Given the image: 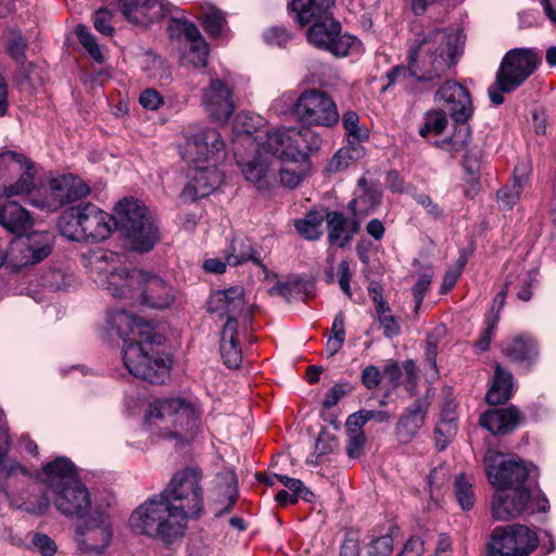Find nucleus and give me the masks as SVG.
<instances>
[{
	"instance_id": "f257e3e1",
	"label": "nucleus",
	"mask_w": 556,
	"mask_h": 556,
	"mask_svg": "<svg viewBox=\"0 0 556 556\" xmlns=\"http://www.w3.org/2000/svg\"><path fill=\"white\" fill-rule=\"evenodd\" d=\"M483 462L488 480L496 489L491 506L494 520L506 521L522 514L548 510L546 496L532 489L538 476L534 466L494 450L486 451Z\"/></svg>"
},
{
	"instance_id": "f03ea898",
	"label": "nucleus",
	"mask_w": 556,
	"mask_h": 556,
	"mask_svg": "<svg viewBox=\"0 0 556 556\" xmlns=\"http://www.w3.org/2000/svg\"><path fill=\"white\" fill-rule=\"evenodd\" d=\"M407 50V70L418 80L445 74L460 53L462 35L453 28L414 26Z\"/></svg>"
},
{
	"instance_id": "7ed1b4c3",
	"label": "nucleus",
	"mask_w": 556,
	"mask_h": 556,
	"mask_svg": "<svg viewBox=\"0 0 556 556\" xmlns=\"http://www.w3.org/2000/svg\"><path fill=\"white\" fill-rule=\"evenodd\" d=\"M334 0H292L289 4L296 22L307 29V41L336 56H345L359 45L356 37L341 34V25L332 17Z\"/></svg>"
},
{
	"instance_id": "20e7f679",
	"label": "nucleus",
	"mask_w": 556,
	"mask_h": 556,
	"mask_svg": "<svg viewBox=\"0 0 556 556\" xmlns=\"http://www.w3.org/2000/svg\"><path fill=\"white\" fill-rule=\"evenodd\" d=\"M84 264L97 286L108 290L114 298L137 302L144 270L127 268L119 255L105 250L92 251L85 255Z\"/></svg>"
},
{
	"instance_id": "39448f33",
	"label": "nucleus",
	"mask_w": 556,
	"mask_h": 556,
	"mask_svg": "<svg viewBox=\"0 0 556 556\" xmlns=\"http://www.w3.org/2000/svg\"><path fill=\"white\" fill-rule=\"evenodd\" d=\"M146 422L163 438L188 441L200 429V418L193 405L184 399H157L150 403Z\"/></svg>"
},
{
	"instance_id": "423d86ee",
	"label": "nucleus",
	"mask_w": 556,
	"mask_h": 556,
	"mask_svg": "<svg viewBox=\"0 0 556 556\" xmlns=\"http://www.w3.org/2000/svg\"><path fill=\"white\" fill-rule=\"evenodd\" d=\"M61 235L77 242L98 243L113 232V216L90 202L67 207L59 217Z\"/></svg>"
},
{
	"instance_id": "0eeeda50",
	"label": "nucleus",
	"mask_w": 556,
	"mask_h": 556,
	"mask_svg": "<svg viewBox=\"0 0 556 556\" xmlns=\"http://www.w3.org/2000/svg\"><path fill=\"white\" fill-rule=\"evenodd\" d=\"M129 525L135 532L160 539L166 544L181 538L187 529L160 494L149 497L137 507L130 515Z\"/></svg>"
},
{
	"instance_id": "6e6552de",
	"label": "nucleus",
	"mask_w": 556,
	"mask_h": 556,
	"mask_svg": "<svg viewBox=\"0 0 556 556\" xmlns=\"http://www.w3.org/2000/svg\"><path fill=\"white\" fill-rule=\"evenodd\" d=\"M113 216V230L119 229L129 242L130 249L148 252L159 241V227L148 214V208L138 200H121Z\"/></svg>"
},
{
	"instance_id": "1a4fd4ad",
	"label": "nucleus",
	"mask_w": 556,
	"mask_h": 556,
	"mask_svg": "<svg viewBox=\"0 0 556 556\" xmlns=\"http://www.w3.org/2000/svg\"><path fill=\"white\" fill-rule=\"evenodd\" d=\"M202 472L186 467L174 473L169 482L159 494L174 510L175 517L187 526L189 519L197 518L203 511Z\"/></svg>"
},
{
	"instance_id": "9d476101",
	"label": "nucleus",
	"mask_w": 556,
	"mask_h": 556,
	"mask_svg": "<svg viewBox=\"0 0 556 556\" xmlns=\"http://www.w3.org/2000/svg\"><path fill=\"white\" fill-rule=\"evenodd\" d=\"M159 340L147 341L138 339L123 346V362L129 374L153 384H162L169 376V363L159 355L154 345Z\"/></svg>"
},
{
	"instance_id": "9b49d317",
	"label": "nucleus",
	"mask_w": 556,
	"mask_h": 556,
	"mask_svg": "<svg viewBox=\"0 0 556 556\" xmlns=\"http://www.w3.org/2000/svg\"><path fill=\"white\" fill-rule=\"evenodd\" d=\"M36 176V165L25 154L0 150V194L12 197L30 193Z\"/></svg>"
},
{
	"instance_id": "f8f14e48",
	"label": "nucleus",
	"mask_w": 556,
	"mask_h": 556,
	"mask_svg": "<svg viewBox=\"0 0 556 556\" xmlns=\"http://www.w3.org/2000/svg\"><path fill=\"white\" fill-rule=\"evenodd\" d=\"M539 544L535 531L515 523L495 527L486 542V556H529Z\"/></svg>"
},
{
	"instance_id": "ddd939ff",
	"label": "nucleus",
	"mask_w": 556,
	"mask_h": 556,
	"mask_svg": "<svg viewBox=\"0 0 556 556\" xmlns=\"http://www.w3.org/2000/svg\"><path fill=\"white\" fill-rule=\"evenodd\" d=\"M292 113L305 126L332 128L340 121L332 97L318 89L302 92L292 106Z\"/></svg>"
},
{
	"instance_id": "4468645a",
	"label": "nucleus",
	"mask_w": 556,
	"mask_h": 556,
	"mask_svg": "<svg viewBox=\"0 0 556 556\" xmlns=\"http://www.w3.org/2000/svg\"><path fill=\"white\" fill-rule=\"evenodd\" d=\"M180 147L182 159L194 165L217 163L225 154V142L218 130L211 127L190 129Z\"/></svg>"
},
{
	"instance_id": "2eb2a0df",
	"label": "nucleus",
	"mask_w": 556,
	"mask_h": 556,
	"mask_svg": "<svg viewBox=\"0 0 556 556\" xmlns=\"http://www.w3.org/2000/svg\"><path fill=\"white\" fill-rule=\"evenodd\" d=\"M540 56L532 49L517 48L508 51L496 73V86L501 92H511L521 86L535 71Z\"/></svg>"
},
{
	"instance_id": "dca6fc26",
	"label": "nucleus",
	"mask_w": 556,
	"mask_h": 556,
	"mask_svg": "<svg viewBox=\"0 0 556 556\" xmlns=\"http://www.w3.org/2000/svg\"><path fill=\"white\" fill-rule=\"evenodd\" d=\"M307 127L301 129L288 128L278 129L270 135H261L260 138L265 139L269 147L274 149V153H278L280 157L286 161L298 162L300 156L299 140L301 139L305 143V148L309 152L319 150L323 138L319 134Z\"/></svg>"
},
{
	"instance_id": "f3484780",
	"label": "nucleus",
	"mask_w": 556,
	"mask_h": 556,
	"mask_svg": "<svg viewBox=\"0 0 556 556\" xmlns=\"http://www.w3.org/2000/svg\"><path fill=\"white\" fill-rule=\"evenodd\" d=\"M270 134L271 132H264L265 136ZM261 135H263V132H260L258 136L254 138L255 154L249 160H238V164L245 179L256 185L258 188L265 186L268 180L275 176L276 166L279 162L285 161L278 153H274V149L269 147L265 139L260 138Z\"/></svg>"
},
{
	"instance_id": "a211bd4d",
	"label": "nucleus",
	"mask_w": 556,
	"mask_h": 556,
	"mask_svg": "<svg viewBox=\"0 0 556 556\" xmlns=\"http://www.w3.org/2000/svg\"><path fill=\"white\" fill-rule=\"evenodd\" d=\"M90 192L89 186L79 177L72 174L52 178L45 200H34V205L48 211H56L60 207L79 201Z\"/></svg>"
},
{
	"instance_id": "6ab92c4d",
	"label": "nucleus",
	"mask_w": 556,
	"mask_h": 556,
	"mask_svg": "<svg viewBox=\"0 0 556 556\" xmlns=\"http://www.w3.org/2000/svg\"><path fill=\"white\" fill-rule=\"evenodd\" d=\"M53 235L50 231H33L18 236L11 243V263L16 268L39 263L52 250Z\"/></svg>"
},
{
	"instance_id": "aec40b11",
	"label": "nucleus",
	"mask_w": 556,
	"mask_h": 556,
	"mask_svg": "<svg viewBox=\"0 0 556 556\" xmlns=\"http://www.w3.org/2000/svg\"><path fill=\"white\" fill-rule=\"evenodd\" d=\"M201 104L208 118L219 124H226L237 108L233 89L219 78H212L202 90Z\"/></svg>"
},
{
	"instance_id": "412c9836",
	"label": "nucleus",
	"mask_w": 556,
	"mask_h": 556,
	"mask_svg": "<svg viewBox=\"0 0 556 556\" xmlns=\"http://www.w3.org/2000/svg\"><path fill=\"white\" fill-rule=\"evenodd\" d=\"M108 330L115 331L124 341V344L138 339L147 341H160V334L143 319L126 312L125 309L111 311L106 317Z\"/></svg>"
},
{
	"instance_id": "4be33fe9",
	"label": "nucleus",
	"mask_w": 556,
	"mask_h": 556,
	"mask_svg": "<svg viewBox=\"0 0 556 556\" xmlns=\"http://www.w3.org/2000/svg\"><path fill=\"white\" fill-rule=\"evenodd\" d=\"M434 100L443 104L454 122H467L472 115L468 90L454 80H446L435 92Z\"/></svg>"
},
{
	"instance_id": "5701e85b",
	"label": "nucleus",
	"mask_w": 556,
	"mask_h": 556,
	"mask_svg": "<svg viewBox=\"0 0 556 556\" xmlns=\"http://www.w3.org/2000/svg\"><path fill=\"white\" fill-rule=\"evenodd\" d=\"M36 479L54 496L79 478L75 465L68 458L58 457L46 464L36 473Z\"/></svg>"
},
{
	"instance_id": "b1692460",
	"label": "nucleus",
	"mask_w": 556,
	"mask_h": 556,
	"mask_svg": "<svg viewBox=\"0 0 556 556\" xmlns=\"http://www.w3.org/2000/svg\"><path fill=\"white\" fill-rule=\"evenodd\" d=\"M55 508L67 517L81 518L91 507L88 489L78 479L53 496Z\"/></svg>"
},
{
	"instance_id": "393cba45",
	"label": "nucleus",
	"mask_w": 556,
	"mask_h": 556,
	"mask_svg": "<svg viewBox=\"0 0 556 556\" xmlns=\"http://www.w3.org/2000/svg\"><path fill=\"white\" fill-rule=\"evenodd\" d=\"M176 293V289L163 278L146 271L137 302L151 308L164 309L175 302Z\"/></svg>"
},
{
	"instance_id": "a878e982",
	"label": "nucleus",
	"mask_w": 556,
	"mask_h": 556,
	"mask_svg": "<svg viewBox=\"0 0 556 556\" xmlns=\"http://www.w3.org/2000/svg\"><path fill=\"white\" fill-rule=\"evenodd\" d=\"M245 306L244 292L241 287H230L225 290H217L211 294L207 301V308L219 318L238 321Z\"/></svg>"
},
{
	"instance_id": "bb28decb",
	"label": "nucleus",
	"mask_w": 556,
	"mask_h": 556,
	"mask_svg": "<svg viewBox=\"0 0 556 556\" xmlns=\"http://www.w3.org/2000/svg\"><path fill=\"white\" fill-rule=\"evenodd\" d=\"M119 10L127 21L138 25H148L169 13L162 0H121Z\"/></svg>"
},
{
	"instance_id": "cd10ccee",
	"label": "nucleus",
	"mask_w": 556,
	"mask_h": 556,
	"mask_svg": "<svg viewBox=\"0 0 556 556\" xmlns=\"http://www.w3.org/2000/svg\"><path fill=\"white\" fill-rule=\"evenodd\" d=\"M197 165V169L190 182L185 187L181 197L186 201H194L210 195L222 182V174L216 163L207 166Z\"/></svg>"
},
{
	"instance_id": "c85d7f7f",
	"label": "nucleus",
	"mask_w": 556,
	"mask_h": 556,
	"mask_svg": "<svg viewBox=\"0 0 556 556\" xmlns=\"http://www.w3.org/2000/svg\"><path fill=\"white\" fill-rule=\"evenodd\" d=\"M429 409V402L425 399H417L405 408L395 426V434L401 443L410 442L418 434L425 424Z\"/></svg>"
},
{
	"instance_id": "c756f323",
	"label": "nucleus",
	"mask_w": 556,
	"mask_h": 556,
	"mask_svg": "<svg viewBox=\"0 0 556 556\" xmlns=\"http://www.w3.org/2000/svg\"><path fill=\"white\" fill-rule=\"evenodd\" d=\"M520 422V413L515 406L489 409L480 416L479 424L493 434L514 431Z\"/></svg>"
},
{
	"instance_id": "7c9ffc66",
	"label": "nucleus",
	"mask_w": 556,
	"mask_h": 556,
	"mask_svg": "<svg viewBox=\"0 0 556 556\" xmlns=\"http://www.w3.org/2000/svg\"><path fill=\"white\" fill-rule=\"evenodd\" d=\"M503 353L511 362L527 369L536 361L539 355L535 340L528 334H518L507 340Z\"/></svg>"
},
{
	"instance_id": "2f4dec72",
	"label": "nucleus",
	"mask_w": 556,
	"mask_h": 556,
	"mask_svg": "<svg viewBox=\"0 0 556 556\" xmlns=\"http://www.w3.org/2000/svg\"><path fill=\"white\" fill-rule=\"evenodd\" d=\"M381 201V190L377 185L369 184L365 177L358 180L354 199L349 207L355 217L372 213Z\"/></svg>"
},
{
	"instance_id": "473e14b6",
	"label": "nucleus",
	"mask_w": 556,
	"mask_h": 556,
	"mask_svg": "<svg viewBox=\"0 0 556 556\" xmlns=\"http://www.w3.org/2000/svg\"><path fill=\"white\" fill-rule=\"evenodd\" d=\"M530 173L531 167L527 162L519 163L515 167L511 185L503 187L497 192V202L503 210H510L518 202Z\"/></svg>"
},
{
	"instance_id": "72a5a7b5",
	"label": "nucleus",
	"mask_w": 556,
	"mask_h": 556,
	"mask_svg": "<svg viewBox=\"0 0 556 556\" xmlns=\"http://www.w3.org/2000/svg\"><path fill=\"white\" fill-rule=\"evenodd\" d=\"M328 240L331 244L344 247L358 230V223L340 212H329L326 216Z\"/></svg>"
},
{
	"instance_id": "f704fd0d",
	"label": "nucleus",
	"mask_w": 556,
	"mask_h": 556,
	"mask_svg": "<svg viewBox=\"0 0 556 556\" xmlns=\"http://www.w3.org/2000/svg\"><path fill=\"white\" fill-rule=\"evenodd\" d=\"M220 355L229 368H238L242 362V352L238 340V321H226L220 336Z\"/></svg>"
},
{
	"instance_id": "c9c22d12",
	"label": "nucleus",
	"mask_w": 556,
	"mask_h": 556,
	"mask_svg": "<svg viewBox=\"0 0 556 556\" xmlns=\"http://www.w3.org/2000/svg\"><path fill=\"white\" fill-rule=\"evenodd\" d=\"M0 225L11 232H21L31 226V218L21 204L7 201L0 205Z\"/></svg>"
},
{
	"instance_id": "e433bc0d",
	"label": "nucleus",
	"mask_w": 556,
	"mask_h": 556,
	"mask_svg": "<svg viewBox=\"0 0 556 556\" xmlns=\"http://www.w3.org/2000/svg\"><path fill=\"white\" fill-rule=\"evenodd\" d=\"M264 119L256 114L250 112H240L237 114L233 123V131L238 137H243V141L250 146L255 147L254 138L260 132H275L278 129L262 130Z\"/></svg>"
},
{
	"instance_id": "4c0bfd02",
	"label": "nucleus",
	"mask_w": 556,
	"mask_h": 556,
	"mask_svg": "<svg viewBox=\"0 0 556 556\" xmlns=\"http://www.w3.org/2000/svg\"><path fill=\"white\" fill-rule=\"evenodd\" d=\"M513 394V375L501 365L495 366L492 386L485 400L490 405H498L507 402Z\"/></svg>"
},
{
	"instance_id": "58836bf2",
	"label": "nucleus",
	"mask_w": 556,
	"mask_h": 556,
	"mask_svg": "<svg viewBox=\"0 0 556 556\" xmlns=\"http://www.w3.org/2000/svg\"><path fill=\"white\" fill-rule=\"evenodd\" d=\"M226 262L230 266H238L248 261H252L255 265L262 266V261L254 251L251 240L245 237L235 238L225 255Z\"/></svg>"
},
{
	"instance_id": "ea45409f",
	"label": "nucleus",
	"mask_w": 556,
	"mask_h": 556,
	"mask_svg": "<svg viewBox=\"0 0 556 556\" xmlns=\"http://www.w3.org/2000/svg\"><path fill=\"white\" fill-rule=\"evenodd\" d=\"M456 126L451 136L433 141V144L450 153L464 151L471 140V129L467 122H455Z\"/></svg>"
},
{
	"instance_id": "a19ab883",
	"label": "nucleus",
	"mask_w": 556,
	"mask_h": 556,
	"mask_svg": "<svg viewBox=\"0 0 556 556\" xmlns=\"http://www.w3.org/2000/svg\"><path fill=\"white\" fill-rule=\"evenodd\" d=\"M342 126L348 143L363 147V142L369 139V129L361 123L358 114L354 111L343 113Z\"/></svg>"
},
{
	"instance_id": "79ce46f5",
	"label": "nucleus",
	"mask_w": 556,
	"mask_h": 556,
	"mask_svg": "<svg viewBox=\"0 0 556 556\" xmlns=\"http://www.w3.org/2000/svg\"><path fill=\"white\" fill-rule=\"evenodd\" d=\"M10 450V435L9 428L5 421L4 413L0 408V476L8 477L14 473L17 469L26 475L27 470L18 464L7 460V455Z\"/></svg>"
},
{
	"instance_id": "37998d69",
	"label": "nucleus",
	"mask_w": 556,
	"mask_h": 556,
	"mask_svg": "<svg viewBox=\"0 0 556 556\" xmlns=\"http://www.w3.org/2000/svg\"><path fill=\"white\" fill-rule=\"evenodd\" d=\"M457 417L453 410L444 409L435 426V443L439 450H444L457 432Z\"/></svg>"
},
{
	"instance_id": "c03bdc74",
	"label": "nucleus",
	"mask_w": 556,
	"mask_h": 556,
	"mask_svg": "<svg viewBox=\"0 0 556 556\" xmlns=\"http://www.w3.org/2000/svg\"><path fill=\"white\" fill-rule=\"evenodd\" d=\"M365 155L364 147L348 143L337 151L328 164L329 172H340L350 166L353 162L361 160Z\"/></svg>"
},
{
	"instance_id": "a18cd8bd",
	"label": "nucleus",
	"mask_w": 556,
	"mask_h": 556,
	"mask_svg": "<svg viewBox=\"0 0 556 556\" xmlns=\"http://www.w3.org/2000/svg\"><path fill=\"white\" fill-rule=\"evenodd\" d=\"M323 222L324 217L320 213L311 211L304 218L296 219L294 222V227L303 238L307 240H317L323 235Z\"/></svg>"
},
{
	"instance_id": "49530a36",
	"label": "nucleus",
	"mask_w": 556,
	"mask_h": 556,
	"mask_svg": "<svg viewBox=\"0 0 556 556\" xmlns=\"http://www.w3.org/2000/svg\"><path fill=\"white\" fill-rule=\"evenodd\" d=\"M202 23L204 30L212 37L223 35L226 20L222 11L213 5H206L202 12Z\"/></svg>"
},
{
	"instance_id": "de8ad7c7",
	"label": "nucleus",
	"mask_w": 556,
	"mask_h": 556,
	"mask_svg": "<svg viewBox=\"0 0 556 556\" xmlns=\"http://www.w3.org/2000/svg\"><path fill=\"white\" fill-rule=\"evenodd\" d=\"M448 123L446 112L443 110H432L425 114V123L419 129V135L428 138L431 135L441 134Z\"/></svg>"
},
{
	"instance_id": "09e8293b",
	"label": "nucleus",
	"mask_w": 556,
	"mask_h": 556,
	"mask_svg": "<svg viewBox=\"0 0 556 556\" xmlns=\"http://www.w3.org/2000/svg\"><path fill=\"white\" fill-rule=\"evenodd\" d=\"M455 497L463 510H470L475 504L472 483L465 475H458L454 482Z\"/></svg>"
},
{
	"instance_id": "8fccbe9b",
	"label": "nucleus",
	"mask_w": 556,
	"mask_h": 556,
	"mask_svg": "<svg viewBox=\"0 0 556 556\" xmlns=\"http://www.w3.org/2000/svg\"><path fill=\"white\" fill-rule=\"evenodd\" d=\"M75 34L81 43V46L86 49L90 58L99 64H102L104 58L101 53L99 45L94 38V36L90 33L87 26L79 24L76 26Z\"/></svg>"
},
{
	"instance_id": "3c124183",
	"label": "nucleus",
	"mask_w": 556,
	"mask_h": 556,
	"mask_svg": "<svg viewBox=\"0 0 556 556\" xmlns=\"http://www.w3.org/2000/svg\"><path fill=\"white\" fill-rule=\"evenodd\" d=\"M142 68L154 79H168L170 76V71L165 60L152 52L146 53Z\"/></svg>"
},
{
	"instance_id": "603ef678",
	"label": "nucleus",
	"mask_w": 556,
	"mask_h": 556,
	"mask_svg": "<svg viewBox=\"0 0 556 556\" xmlns=\"http://www.w3.org/2000/svg\"><path fill=\"white\" fill-rule=\"evenodd\" d=\"M7 47L10 55L17 62L24 65L26 59V40L20 33L10 31L7 37Z\"/></svg>"
},
{
	"instance_id": "864d4df0",
	"label": "nucleus",
	"mask_w": 556,
	"mask_h": 556,
	"mask_svg": "<svg viewBox=\"0 0 556 556\" xmlns=\"http://www.w3.org/2000/svg\"><path fill=\"white\" fill-rule=\"evenodd\" d=\"M208 46L205 40L190 45L186 54L187 60L195 67H204L207 63Z\"/></svg>"
},
{
	"instance_id": "5fc2aeb1",
	"label": "nucleus",
	"mask_w": 556,
	"mask_h": 556,
	"mask_svg": "<svg viewBox=\"0 0 556 556\" xmlns=\"http://www.w3.org/2000/svg\"><path fill=\"white\" fill-rule=\"evenodd\" d=\"M276 478L288 489V491L298 493V495H300V497L306 502H312L314 494L303 484L301 480L283 475L276 476Z\"/></svg>"
},
{
	"instance_id": "6e6d98bb",
	"label": "nucleus",
	"mask_w": 556,
	"mask_h": 556,
	"mask_svg": "<svg viewBox=\"0 0 556 556\" xmlns=\"http://www.w3.org/2000/svg\"><path fill=\"white\" fill-rule=\"evenodd\" d=\"M296 162L293 161H281L276 166V172H279L280 174V180L281 184L288 188H295L301 179L302 176L299 172H296L293 168H289L285 166V164H295Z\"/></svg>"
},
{
	"instance_id": "4d7b16f0",
	"label": "nucleus",
	"mask_w": 556,
	"mask_h": 556,
	"mask_svg": "<svg viewBox=\"0 0 556 556\" xmlns=\"http://www.w3.org/2000/svg\"><path fill=\"white\" fill-rule=\"evenodd\" d=\"M498 323V316H488L486 327L480 333L479 339L476 342V346L480 352H485L490 348L491 340L495 334Z\"/></svg>"
},
{
	"instance_id": "13d9d810",
	"label": "nucleus",
	"mask_w": 556,
	"mask_h": 556,
	"mask_svg": "<svg viewBox=\"0 0 556 556\" xmlns=\"http://www.w3.org/2000/svg\"><path fill=\"white\" fill-rule=\"evenodd\" d=\"M393 552V538L389 534L372 540L369 544V556H391Z\"/></svg>"
},
{
	"instance_id": "bf43d9fd",
	"label": "nucleus",
	"mask_w": 556,
	"mask_h": 556,
	"mask_svg": "<svg viewBox=\"0 0 556 556\" xmlns=\"http://www.w3.org/2000/svg\"><path fill=\"white\" fill-rule=\"evenodd\" d=\"M353 276L351 264L348 260H342L338 265V282L342 292L348 296L352 298V291L350 281Z\"/></svg>"
},
{
	"instance_id": "052dcab7",
	"label": "nucleus",
	"mask_w": 556,
	"mask_h": 556,
	"mask_svg": "<svg viewBox=\"0 0 556 556\" xmlns=\"http://www.w3.org/2000/svg\"><path fill=\"white\" fill-rule=\"evenodd\" d=\"M415 201L422 206L427 214L433 219H442L444 216L443 208L426 193H416L414 195Z\"/></svg>"
},
{
	"instance_id": "680f3d73",
	"label": "nucleus",
	"mask_w": 556,
	"mask_h": 556,
	"mask_svg": "<svg viewBox=\"0 0 556 556\" xmlns=\"http://www.w3.org/2000/svg\"><path fill=\"white\" fill-rule=\"evenodd\" d=\"M431 279H432V275L429 273H425L419 276L417 282L415 283V286L413 288V296H414V301H415L416 312L419 309V307L422 304L426 292L428 291V288L431 283Z\"/></svg>"
},
{
	"instance_id": "e2e57ef3",
	"label": "nucleus",
	"mask_w": 556,
	"mask_h": 556,
	"mask_svg": "<svg viewBox=\"0 0 556 556\" xmlns=\"http://www.w3.org/2000/svg\"><path fill=\"white\" fill-rule=\"evenodd\" d=\"M366 443L365 433H348V442L345 446L346 454L350 458H358Z\"/></svg>"
},
{
	"instance_id": "0e129e2a",
	"label": "nucleus",
	"mask_w": 556,
	"mask_h": 556,
	"mask_svg": "<svg viewBox=\"0 0 556 556\" xmlns=\"http://www.w3.org/2000/svg\"><path fill=\"white\" fill-rule=\"evenodd\" d=\"M93 27L102 35L112 36L114 28L111 26V14L104 9L94 13Z\"/></svg>"
},
{
	"instance_id": "69168bd1",
	"label": "nucleus",
	"mask_w": 556,
	"mask_h": 556,
	"mask_svg": "<svg viewBox=\"0 0 556 556\" xmlns=\"http://www.w3.org/2000/svg\"><path fill=\"white\" fill-rule=\"evenodd\" d=\"M33 544L42 556H54L56 553L54 541L47 534L36 533L33 538Z\"/></svg>"
},
{
	"instance_id": "338daca9",
	"label": "nucleus",
	"mask_w": 556,
	"mask_h": 556,
	"mask_svg": "<svg viewBox=\"0 0 556 556\" xmlns=\"http://www.w3.org/2000/svg\"><path fill=\"white\" fill-rule=\"evenodd\" d=\"M140 104L147 110H157L163 104L162 96L152 88H148L140 93Z\"/></svg>"
},
{
	"instance_id": "774afa93",
	"label": "nucleus",
	"mask_w": 556,
	"mask_h": 556,
	"mask_svg": "<svg viewBox=\"0 0 556 556\" xmlns=\"http://www.w3.org/2000/svg\"><path fill=\"white\" fill-rule=\"evenodd\" d=\"M425 552V542L418 536H410L396 556H421Z\"/></svg>"
}]
</instances>
